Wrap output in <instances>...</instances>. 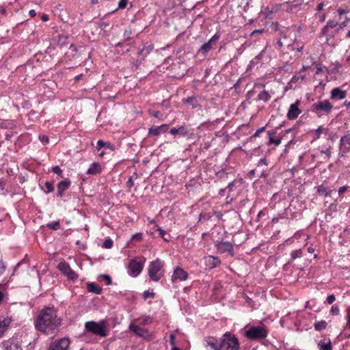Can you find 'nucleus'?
I'll use <instances>...</instances> for the list:
<instances>
[{"label":"nucleus","instance_id":"obj_1","mask_svg":"<svg viewBox=\"0 0 350 350\" xmlns=\"http://www.w3.org/2000/svg\"><path fill=\"white\" fill-rule=\"evenodd\" d=\"M59 325L60 320L57 317L55 309L49 307L41 310L35 322L36 328L45 334L53 333Z\"/></svg>","mask_w":350,"mask_h":350},{"label":"nucleus","instance_id":"obj_2","mask_svg":"<svg viewBox=\"0 0 350 350\" xmlns=\"http://www.w3.org/2000/svg\"><path fill=\"white\" fill-rule=\"evenodd\" d=\"M207 345L214 350H239L238 338L230 332H226L219 341L211 338L207 341Z\"/></svg>","mask_w":350,"mask_h":350},{"label":"nucleus","instance_id":"obj_3","mask_svg":"<svg viewBox=\"0 0 350 350\" xmlns=\"http://www.w3.org/2000/svg\"><path fill=\"white\" fill-rule=\"evenodd\" d=\"M163 261L160 259H157L150 262L148 267V275L152 281L158 282L163 275Z\"/></svg>","mask_w":350,"mask_h":350},{"label":"nucleus","instance_id":"obj_4","mask_svg":"<svg viewBox=\"0 0 350 350\" xmlns=\"http://www.w3.org/2000/svg\"><path fill=\"white\" fill-rule=\"evenodd\" d=\"M267 330L262 326H252L245 332V336L250 340H260L267 336Z\"/></svg>","mask_w":350,"mask_h":350},{"label":"nucleus","instance_id":"obj_5","mask_svg":"<svg viewBox=\"0 0 350 350\" xmlns=\"http://www.w3.org/2000/svg\"><path fill=\"white\" fill-rule=\"evenodd\" d=\"M333 109V105L328 100H324L314 103L312 105V111L321 116L323 114H329Z\"/></svg>","mask_w":350,"mask_h":350},{"label":"nucleus","instance_id":"obj_6","mask_svg":"<svg viewBox=\"0 0 350 350\" xmlns=\"http://www.w3.org/2000/svg\"><path fill=\"white\" fill-rule=\"evenodd\" d=\"M85 329L92 332L94 334L105 336V326L104 323H96L94 321H88L85 323Z\"/></svg>","mask_w":350,"mask_h":350},{"label":"nucleus","instance_id":"obj_7","mask_svg":"<svg viewBox=\"0 0 350 350\" xmlns=\"http://www.w3.org/2000/svg\"><path fill=\"white\" fill-rule=\"evenodd\" d=\"M215 247L219 254H228L233 256V245L229 241H216L214 243Z\"/></svg>","mask_w":350,"mask_h":350},{"label":"nucleus","instance_id":"obj_8","mask_svg":"<svg viewBox=\"0 0 350 350\" xmlns=\"http://www.w3.org/2000/svg\"><path fill=\"white\" fill-rule=\"evenodd\" d=\"M57 269L70 280H75L78 278V275L70 267L68 262L65 260L61 261L58 265Z\"/></svg>","mask_w":350,"mask_h":350},{"label":"nucleus","instance_id":"obj_9","mask_svg":"<svg viewBox=\"0 0 350 350\" xmlns=\"http://www.w3.org/2000/svg\"><path fill=\"white\" fill-rule=\"evenodd\" d=\"M350 152V133L342 136L339 143V152L340 157H344L347 153Z\"/></svg>","mask_w":350,"mask_h":350},{"label":"nucleus","instance_id":"obj_10","mask_svg":"<svg viewBox=\"0 0 350 350\" xmlns=\"http://www.w3.org/2000/svg\"><path fill=\"white\" fill-rule=\"evenodd\" d=\"M70 344L68 338H62L51 342L49 350H68Z\"/></svg>","mask_w":350,"mask_h":350},{"label":"nucleus","instance_id":"obj_11","mask_svg":"<svg viewBox=\"0 0 350 350\" xmlns=\"http://www.w3.org/2000/svg\"><path fill=\"white\" fill-rule=\"evenodd\" d=\"M143 269V264L141 262L132 259L128 265V273L132 277H137Z\"/></svg>","mask_w":350,"mask_h":350},{"label":"nucleus","instance_id":"obj_12","mask_svg":"<svg viewBox=\"0 0 350 350\" xmlns=\"http://www.w3.org/2000/svg\"><path fill=\"white\" fill-rule=\"evenodd\" d=\"M219 38L220 34L216 33L207 42H205L201 46L198 53H201L204 56L206 55L207 53L213 49V45L216 44Z\"/></svg>","mask_w":350,"mask_h":350},{"label":"nucleus","instance_id":"obj_13","mask_svg":"<svg viewBox=\"0 0 350 350\" xmlns=\"http://www.w3.org/2000/svg\"><path fill=\"white\" fill-rule=\"evenodd\" d=\"M300 101L297 100L295 103L291 104L287 112V118L288 120H295L301 113V111L299 109Z\"/></svg>","mask_w":350,"mask_h":350},{"label":"nucleus","instance_id":"obj_14","mask_svg":"<svg viewBox=\"0 0 350 350\" xmlns=\"http://www.w3.org/2000/svg\"><path fill=\"white\" fill-rule=\"evenodd\" d=\"M188 278V273L183 269L176 267L172 275V282H175L177 280L185 281Z\"/></svg>","mask_w":350,"mask_h":350},{"label":"nucleus","instance_id":"obj_15","mask_svg":"<svg viewBox=\"0 0 350 350\" xmlns=\"http://www.w3.org/2000/svg\"><path fill=\"white\" fill-rule=\"evenodd\" d=\"M168 126L167 124H162L161 126H152L148 130L150 135L157 136L161 133L167 131Z\"/></svg>","mask_w":350,"mask_h":350},{"label":"nucleus","instance_id":"obj_16","mask_svg":"<svg viewBox=\"0 0 350 350\" xmlns=\"http://www.w3.org/2000/svg\"><path fill=\"white\" fill-rule=\"evenodd\" d=\"M205 263L209 269L218 267L221 264L220 259L214 256H208L205 258Z\"/></svg>","mask_w":350,"mask_h":350},{"label":"nucleus","instance_id":"obj_17","mask_svg":"<svg viewBox=\"0 0 350 350\" xmlns=\"http://www.w3.org/2000/svg\"><path fill=\"white\" fill-rule=\"evenodd\" d=\"M71 185V181L69 179H64L59 182L57 185V193L59 197H62L64 192L67 190Z\"/></svg>","mask_w":350,"mask_h":350},{"label":"nucleus","instance_id":"obj_18","mask_svg":"<svg viewBox=\"0 0 350 350\" xmlns=\"http://www.w3.org/2000/svg\"><path fill=\"white\" fill-rule=\"evenodd\" d=\"M346 94L345 91L341 90L339 88H335L331 92V98L342 100L345 98Z\"/></svg>","mask_w":350,"mask_h":350},{"label":"nucleus","instance_id":"obj_19","mask_svg":"<svg viewBox=\"0 0 350 350\" xmlns=\"http://www.w3.org/2000/svg\"><path fill=\"white\" fill-rule=\"evenodd\" d=\"M101 172V165L97 162H94L87 170L86 174L90 175H96L100 174Z\"/></svg>","mask_w":350,"mask_h":350},{"label":"nucleus","instance_id":"obj_20","mask_svg":"<svg viewBox=\"0 0 350 350\" xmlns=\"http://www.w3.org/2000/svg\"><path fill=\"white\" fill-rule=\"evenodd\" d=\"M129 329L136 335L141 337H144L145 334L148 332L146 329L133 324L129 325Z\"/></svg>","mask_w":350,"mask_h":350},{"label":"nucleus","instance_id":"obj_21","mask_svg":"<svg viewBox=\"0 0 350 350\" xmlns=\"http://www.w3.org/2000/svg\"><path fill=\"white\" fill-rule=\"evenodd\" d=\"M88 291L96 295H100L102 292V288L94 282L88 283L87 285Z\"/></svg>","mask_w":350,"mask_h":350},{"label":"nucleus","instance_id":"obj_22","mask_svg":"<svg viewBox=\"0 0 350 350\" xmlns=\"http://www.w3.org/2000/svg\"><path fill=\"white\" fill-rule=\"evenodd\" d=\"M170 133L172 134V135H180L182 136H185L187 135V128L185 126H180L179 128H172L170 131Z\"/></svg>","mask_w":350,"mask_h":350},{"label":"nucleus","instance_id":"obj_23","mask_svg":"<svg viewBox=\"0 0 350 350\" xmlns=\"http://www.w3.org/2000/svg\"><path fill=\"white\" fill-rule=\"evenodd\" d=\"M318 347L320 350H332V343L329 339L321 340L318 343Z\"/></svg>","mask_w":350,"mask_h":350},{"label":"nucleus","instance_id":"obj_24","mask_svg":"<svg viewBox=\"0 0 350 350\" xmlns=\"http://www.w3.org/2000/svg\"><path fill=\"white\" fill-rule=\"evenodd\" d=\"M276 133L275 131H269L268 135L269 136V142L268 144H274L275 146H278L281 144L282 142V137H279L277 139L273 138V135H274Z\"/></svg>","mask_w":350,"mask_h":350},{"label":"nucleus","instance_id":"obj_25","mask_svg":"<svg viewBox=\"0 0 350 350\" xmlns=\"http://www.w3.org/2000/svg\"><path fill=\"white\" fill-rule=\"evenodd\" d=\"M317 191L319 195L324 196L325 197L330 196L332 193V190L324 187L323 185L317 187Z\"/></svg>","mask_w":350,"mask_h":350},{"label":"nucleus","instance_id":"obj_26","mask_svg":"<svg viewBox=\"0 0 350 350\" xmlns=\"http://www.w3.org/2000/svg\"><path fill=\"white\" fill-rule=\"evenodd\" d=\"M183 102L192 105L193 109L198 107L199 104L196 100V96H190L183 99Z\"/></svg>","mask_w":350,"mask_h":350},{"label":"nucleus","instance_id":"obj_27","mask_svg":"<svg viewBox=\"0 0 350 350\" xmlns=\"http://www.w3.org/2000/svg\"><path fill=\"white\" fill-rule=\"evenodd\" d=\"M270 98L271 96L266 90L260 92L257 96V100H262L264 102H267Z\"/></svg>","mask_w":350,"mask_h":350},{"label":"nucleus","instance_id":"obj_28","mask_svg":"<svg viewBox=\"0 0 350 350\" xmlns=\"http://www.w3.org/2000/svg\"><path fill=\"white\" fill-rule=\"evenodd\" d=\"M327 326V322L324 320L317 321L314 324V329L317 331L324 329Z\"/></svg>","mask_w":350,"mask_h":350},{"label":"nucleus","instance_id":"obj_29","mask_svg":"<svg viewBox=\"0 0 350 350\" xmlns=\"http://www.w3.org/2000/svg\"><path fill=\"white\" fill-rule=\"evenodd\" d=\"M10 322L6 320L0 321V337L4 334L9 326Z\"/></svg>","mask_w":350,"mask_h":350},{"label":"nucleus","instance_id":"obj_30","mask_svg":"<svg viewBox=\"0 0 350 350\" xmlns=\"http://www.w3.org/2000/svg\"><path fill=\"white\" fill-rule=\"evenodd\" d=\"M302 256H303V252H302V250H301V249L293 250L291 253V257L293 260L301 258Z\"/></svg>","mask_w":350,"mask_h":350},{"label":"nucleus","instance_id":"obj_31","mask_svg":"<svg viewBox=\"0 0 350 350\" xmlns=\"http://www.w3.org/2000/svg\"><path fill=\"white\" fill-rule=\"evenodd\" d=\"M328 29H329V27H327V25H325L321 29V32H320V35L321 36H326V40L327 41H329L330 38L334 36V35L332 36H328L327 35V32H328Z\"/></svg>","mask_w":350,"mask_h":350},{"label":"nucleus","instance_id":"obj_32","mask_svg":"<svg viewBox=\"0 0 350 350\" xmlns=\"http://www.w3.org/2000/svg\"><path fill=\"white\" fill-rule=\"evenodd\" d=\"M47 227L51 230H57L60 228V224L57 221H54L49 223Z\"/></svg>","mask_w":350,"mask_h":350},{"label":"nucleus","instance_id":"obj_33","mask_svg":"<svg viewBox=\"0 0 350 350\" xmlns=\"http://www.w3.org/2000/svg\"><path fill=\"white\" fill-rule=\"evenodd\" d=\"M157 230L159 232V235L162 237L164 241L169 242L170 241V236L168 235V237H166V232L162 229L160 227H158Z\"/></svg>","mask_w":350,"mask_h":350},{"label":"nucleus","instance_id":"obj_34","mask_svg":"<svg viewBox=\"0 0 350 350\" xmlns=\"http://www.w3.org/2000/svg\"><path fill=\"white\" fill-rule=\"evenodd\" d=\"M131 34H132L131 29L130 27L124 30V34H123V37H124V40L125 41L130 40L131 39Z\"/></svg>","mask_w":350,"mask_h":350},{"label":"nucleus","instance_id":"obj_35","mask_svg":"<svg viewBox=\"0 0 350 350\" xmlns=\"http://www.w3.org/2000/svg\"><path fill=\"white\" fill-rule=\"evenodd\" d=\"M109 146L110 144L109 143H105L103 140L100 139L97 142L96 149L99 150L103 147L109 148Z\"/></svg>","mask_w":350,"mask_h":350},{"label":"nucleus","instance_id":"obj_36","mask_svg":"<svg viewBox=\"0 0 350 350\" xmlns=\"http://www.w3.org/2000/svg\"><path fill=\"white\" fill-rule=\"evenodd\" d=\"M142 296L144 299H147L148 298H154L155 296V294L153 292H150L149 291H146L143 293Z\"/></svg>","mask_w":350,"mask_h":350},{"label":"nucleus","instance_id":"obj_37","mask_svg":"<svg viewBox=\"0 0 350 350\" xmlns=\"http://www.w3.org/2000/svg\"><path fill=\"white\" fill-rule=\"evenodd\" d=\"M44 185H45V187L47 189V191H46L47 193H51V192L53 191L54 186H53V182L47 181V182L45 183Z\"/></svg>","mask_w":350,"mask_h":350},{"label":"nucleus","instance_id":"obj_38","mask_svg":"<svg viewBox=\"0 0 350 350\" xmlns=\"http://www.w3.org/2000/svg\"><path fill=\"white\" fill-rule=\"evenodd\" d=\"M52 172L56 174L59 177L62 176V170L58 165H55L52 167Z\"/></svg>","mask_w":350,"mask_h":350},{"label":"nucleus","instance_id":"obj_39","mask_svg":"<svg viewBox=\"0 0 350 350\" xmlns=\"http://www.w3.org/2000/svg\"><path fill=\"white\" fill-rule=\"evenodd\" d=\"M339 308L338 306L336 305H333L332 306V308L330 310V313L332 314V315H338L339 314Z\"/></svg>","mask_w":350,"mask_h":350},{"label":"nucleus","instance_id":"obj_40","mask_svg":"<svg viewBox=\"0 0 350 350\" xmlns=\"http://www.w3.org/2000/svg\"><path fill=\"white\" fill-rule=\"evenodd\" d=\"M128 4V0H120L118 4V9H124Z\"/></svg>","mask_w":350,"mask_h":350},{"label":"nucleus","instance_id":"obj_41","mask_svg":"<svg viewBox=\"0 0 350 350\" xmlns=\"http://www.w3.org/2000/svg\"><path fill=\"white\" fill-rule=\"evenodd\" d=\"M113 245V241L111 239H106L103 243V247L109 249Z\"/></svg>","mask_w":350,"mask_h":350},{"label":"nucleus","instance_id":"obj_42","mask_svg":"<svg viewBox=\"0 0 350 350\" xmlns=\"http://www.w3.org/2000/svg\"><path fill=\"white\" fill-rule=\"evenodd\" d=\"M346 26H347V21H344L340 24L338 23L337 28L334 31V34L337 33L340 30L342 29Z\"/></svg>","mask_w":350,"mask_h":350},{"label":"nucleus","instance_id":"obj_43","mask_svg":"<svg viewBox=\"0 0 350 350\" xmlns=\"http://www.w3.org/2000/svg\"><path fill=\"white\" fill-rule=\"evenodd\" d=\"M265 127L263 126V127H261L260 129H258L255 133L254 134L250 137L251 139L252 140V139L254 138H256L257 137L259 136L260 133H261L262 132L265 131Z\"/></svg>","mask_w":350,"mask_h":350},{"label":"nucleus","instance_id":"obj_44","mask_svg":"<svg viewBox=\"0 0 350 350\" xmlns=\"http://www.w3.org/2000/svg\"><path fill=\"white\" fill-rule=\"evenodd\" d=\"M143 234L141 232H137L134 234L132 237V239L135 241H140L142 240Z\"/></svg>","mask_w":350,"mask_h":350},{"label":"nucleus","instance_id":"obj_45","mask_svg":"<svg viewBox=\"0 0 350 350\" xmlns=\"http://www.w3.org/2000/svg\"><path fill=\"white\" fill-rule=\"evenodd\" d=\"M327 27L329 28H335L338 26V22L335 21H328L326 23Z\"/></svg>","mask_w":350,"mask_h":350},{"label":"nucleus","instance_id":"obj_46","mask_svg":"<svg viewBox=\"0 0 350 350\" xmlns=\"http://www.w3.org/2000/svg\"><path fill=\"white\" fill-rule=\"evenodd\" d=\"M284 45V43L281 38L278 39L276 42L274 43V46L275 49H280Z\"/></svg>","mask_w":350,"mask_h":350},{"label":"nucleus","instance_id":"obj_47","mask_svg":"<svg viewBox=\"0 0 350 350\" xmlns=\"http://www.w3.org/2000/svg\"><path fill=\"white\" fill-rule=\"evenodd\" d=\"M335 299H336V298H335V296L334 295H329L327 297V302L329 304H332L335 301Z\"/></svg>","mask_w":350,"mask_h":350},{"label":"nucleus","instance_id":"obj_48","mask_svg":"<svg viewBox=\"0 0 350 350\" xmlns=\"http://www.w3.org/2000/svg\"><path fill=\"white\" fill-rule=\"evenodd\" d=\"M6 350H23L21 347L18 345H14L13 346L8 347Z\"/></svg>","mask_w":350,"mask_h":350},{"label":"nucleus","instance_id":"obj_49","mask_svg":"<svg viewBox=\"0 0 350 350\" xmlns=\"http://www.w3.org/2000/svg\"><path fill=\"white\" fill-rule=\"evenodd\" d=\"M134 185V182H133V177H129L128 181L126 182V186L127 187H129V189L133 187Z\"/></svg>","mask_w":350,"mask_h":350},{"label":"nucleus","instance_id":"obj_50","mask_svg":"<svg viewBox=\"0 0 350 350\" xmlns=\"http://www.w3.org/2000/svg\"><path fill=\"white\" fill-rule=\"evenodd\" d=\"M150 115L156 118H159V120L162 119L161 118H160V112L159 111H154L152 112H150Z\"/></svg>","mask_w":350,"mask_h":350},{"label":"nucleus","instance_id":"obj_51","mask_svg":"<svg viewBox=\"0 0 350 350\" xmlns=\"http://www.w3.org/2000/svg\"><path fill=\"white\" fill-rule=\"evenodd\" d=\"M40 140L43 144H47L49 142V137L46 135H42V136H40Z\"/></svg>","mask_w":350,"mask_h":350},{"label":"nucleus","instance_id":"obj_52","mask_svg":"<svg viewBox=\"0 0 350 350\" xmlns=\"http://www.w3.org/2000/svg\"><path fill=\"white\" fill-rule=\"evenodd\" d=\"M103 276L104 279L106 281L107 285H110L111 284V277L109 275H103Z\"/></svg>","mask_w":350,"mask_h":350},{"label":"nucleus","instance_id":"obj_53","mask_svg":"<svg viewBox=\"0 0 350 350\" xmlns=\"http://www.w3.org/2000/svg\"><path fill=\"white\" fill-rule=\"evenodd\" d=\"M347 186H342L338 189V194L340 196L347 190Z\"/></svg>","mask_w":350,"mask_h":350},{"label":"nucleus","instance_id":"obj_54","mask_svg":"<svg viewBox=\"0 0 350 350\" xmlns=\"http://www.w3.org/2000/svg\"><path fill=\"white\" fill-rule=\"evenodd\" d=\"M258 166H260V165H267V160L265 158H261L258 162Z\"/></svg>","mask_w":350,"mask_h":350},{"label":"nucleus","instance_id":"obj_55","mask_svg":"<svg viewBox=\"0 0 350 350\" xmlns=\"http://www.w3.org/2000/svg\"><path fill=\"white\" fill-rule=\"evenodd\" d=\"M323 130V128L322 126H319L317 130H316V135H317V137L319 138L320 137V135L321 134L322 131Z\"/></svg>","mask_w":350,"mask_h":350},{"label":"nucleus","instance_id":"obj_56","mask_svg":"<svg viewBox=\"0 0 350 350\" xmlns=\"http://www.w3.org/2000/svg\"><path fill=\"white\" fill-rule=\"evenodd\" d=\"M5 269V263L2 261L0 262V273H2Z\"/></svg>","mask_w":350,"mask_h":350},{"label":"nucleus","instance_id":"obj_57","mask_svg":"<svg viewBox=\"0 0 350 350\" xmlns=\"http://www.w3.org/2000/svg\"><path fill=\"white\" fill-rule=\"evenodd\" d=\"M347 324L349 326V327L350 328V309L348 310V313H347Z\"/></svg>","mask_w":350,"mask_h":350},{"label":"nucleus","instance_id":"obj_58","mask_svg":"<svg viewBox=\"0 0 350 350\" xmlns=\"http://www.w3.org/2000/svg\"><path fill=\"white\" fill-rule=\"evenodd\" d=\"M175 341V336L174 334H171L170 336V342L171 345H174Z\"/></svg>","mask_w":350,"mask_h":350},{"label":"nucleus","instance_id":"obj_59","mask_svg":"<svg viewBox=\"0 0 350 350\" xmlns=\"http://www.w3.org/2000/svg\"><path fill=\"white\" fill-rule=\"evenodd\" d=\"M41 20L44 22L47 21L49 20V16L47 14H42L41 16Z\"/></svg>","mask_w":350,"mask_h":350},{"label":"nucleus","instance_id":"obj_60","mask_svg":"<svg viewBox=\"0 0 350 350\" xmlns=\"http://www.w3.org/2000/svg\"><path fill=\"white\" fill-rule=\"evenodd\" d=\"M323 3H320L318 4L317 7V10L318 12H320L323 10Z\"/></svg>","mask_w":350,"mask_h":350},{"label":"nucleus","instance_id":"obj_61","mask_svg":"<svg viewBox=\"0 0 350 350\" xmlns=\"http://www.w3.org/2000/svg\"><path fill=\"white\" fill-rule=\"evenodd\" d=\"M29 14L31 17H34L36 16V12L34 10H31L29 12Z\"/></svg>","mask_w":350,"mask_h":350},{"label":"nucleus","instance_id":"obj_62","mask_svg":"<svg viewBox=\"0 0 350 350\" xmlns=\"http://www.w3.org/2000/svg\"><path fill=\"white\" fill-rule=\"evenodd\" d=\"M234 187V182H231L228 185V188L229 189L230 191H232L233 187Z\"/></svg>","mask_w":350,"mask_h":350},{"label":"nucleus","instance_id":"obj_63","mask_svg":"<svg viewBox=\"0 0 350 350\" xmlns=\"http://www.w3.org/2000/svg\"><path fill=\"white\" fill-rule=\"evenodd\" d=\"M12 136H13L12 134H6L5 135V139L8 140V141H10V140H11Z\"/></svg>","mask_w":350,"mask_h":350},{"label":"nucleus","instance_id":"obj_64","mask_svg":"<svg viewBox=\"0 0 350 350\" xmlns=\"http://www.w3.org/2000/svg\"><path fill=\"white\" fill-rule=\"evenodd\" d=\"M322 72V68L321 66V65H318L317 68V72L316 73L317 74H319Z\"/></svg>","mask_w":350,"mask_h":350}]
</instances>
